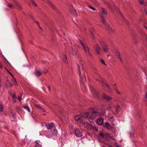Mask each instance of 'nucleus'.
I'll use <instances>...</instances> for the list:
<instances>
[{"instance_id":"obj_20","label":"nucleus","mask_w":147,"mask_h":147,"mask_svg":"<svg viewBox=\"0 0 147 147\" xmlns=\"http://www.w3.org/2000/svg\"><path fill=\"white\" fill-rule=\"evenodd\" d=\"M62 58L63 61L65 62H67V56L63 54L62 56Z\"/></svg>"},{"instance_id":"obj_13","label":"nucleus","mask_w":147,"mask_h":147,"mask_svg":"<svg viewBox=\"0 0 147 147\" xmlns=\"http://www.w3.org/2000/svg\"><path fill=\"white\" fill-rule=\"evenodd\" d=\"M104 127L105 128L106 127L109 130H111L112 129V127L108 122H106L105 123V125H104Z\"/></svg>"},{"instance_id":"obj_64","label":"nucleus","mask_w":147,"mask_h":147,"mask_svg":"<svg viewBox=\"0 0 147 147\" xmlns=\"http://www.w3.org/2000/svg\"><path fill=\"white\" fill-rule=\"evenodd\" d=\"M145 4L147 6V1L146 2Z\"/></svg>"},{"instance_id":"obj_25","label":"nucleus","mask_w":147,"mask_h":147,"mask_svg":"<svg viewBox=\"0 0 147 147\" xmlns=\"http://www.w3.org/2000/svg\"><path fill=\"white\" fill-rule=\"evenodd\" d=\"M99 136H100L101 138L103 139L105 138V134H104L103 133L100 132Z\"/></svg>"},{"instance_id":"obj_36","label":"nucleus","mask_w":147,"mask_h":147,"mask_svg":"<svg viewBox=\"0 0 147 147\" xmlns=\"http://www.w3.org/2000/svg\"><path fill=\"white\" fill-rule=\"evenodd\" d=\"M139 1L140 4L142 5H144L145 3L144 1L143 0H139Z\"/></svg>"},{"instance_id":"obj_59","label":"nucleus","mask_w":147,"mask_h":147,"mask_svg":"<svg viewBox=\"0 0 147 147\" xmlns=\"http://www.w3.org/2000/svg\"><path fill=\"white\" fill-rule=\"evenodd\" d=\"M4 127L5 128H6V129H8V128L7 127H6L5 126H4Z\"/></svg>"},{"instance_id":"obj_8","label":"nucleus","mask_w":147,"mask_h":147,"mask_svg":"<svg viewBox=\"0 0 147 147\" xmlns=\"http://www.w3.org/2000/svg\"><path fill=\"white\" fill-rule=\"evenodd\" d=\"M100 17L101 19V22L102 23L105 25L106 24V19L105 17L104 16L103 14L101 13L100 14Z\"/></svg>"},{"instance_id":"obj_39","label":"nucleus","mask_w":147,"mask_h":147,"mask_svg":"<svg viewBox=\"0 0 147 147\" xmlns=\"http://www.w3.org/2000/svg\"><path fill=\"white\" fill-rule=\"evenodd\" d=\"M105 85L107 87V88H108L109 89V90L110 91L111 90H112V89H111L110 87V86H109V85L108 84H106Z\"/></svg>"},{"instance_id":"obj_21","label":"nucleus","mask_w":147,"mask_h":147,"mask_svg":"<svg viewBox=\"0 0 147 147\" xmlns=\"http://www.w3.org/2000/svg\"><path fill=\"white\" fill-rule=\"evenodd\" d=\"M71 12L74 15H77L76 10L74 8H72V9L71 10Z\"/></svg>"},{"instance_id":"obj_14","label":"nucleus","mask_w":147,"mask_h":147,"mask_svg":"<svg viewBox=\"0 0 147 147\" xmlns=\"http://www.w3.org/2000/svg\"><path fill=\"white\" fill-rule=\"evenodd\" d=\"M111 136L108 133L105 134V138L106 141H108L110 140V137Z\"/></svg>"},{"instance_id":"obj_16","label":"nucleus","mask_w":147,"mask_h":147,"mask_svg":"<svg viewBox=\"0 0 147 147\" xmlns=\"http://www.w3.org/2000/svg\"><path fill=\"white\" fill-rule=\"evenodd\" d=\"M14 2L16 4V6H17V7L18 8V9L19 10H20V9H22V6L19 3L15 1H14Z\"/></svg>"},{"instance_id":"obj_23","label":"nucleus","mask_w":147,"mask_h":147,"mask_svg":"<svg viewBox=\"0 0 147 147\" xmlns=\"http://www.w3.org/2000/svg\"><path fill=\"white\" fill-rule=\"evenodd\" d=\"M94 31V29L93 28H92L91 29V30H90V32L91 34V35L93 37V39H95V37H94V34L93 33V32Z\"/></svg>"},{"instance_id":"obj_34","label":"nucleus","mask_w":147,"mask_h":147,"mask_svg":"<svg viewBox=\"0 0 147 147\" xmlns=\"http://www.w3.org/2000/svg\"><path fill=\"white\" fill-rule=\"evenodd\" d=\"M23 107L25 109H27L29 113L30 112V109L28 106H24Z\"/></svg>"},{"instance_id":"obj_27","label":"nucleus","mask_w":147,"mask_h":147,"mask_svg":"<svg viewBox=\"0 0 147 147\" xmlns=\"http://www.w3.org/2000/svg\"><path fill=\"white\" fill-rule=\"evenodd\" d=\"M8 6L10 8H15V7L12 4H10L9 3L7 2Z\"/></svg>"},{"instance_id":"obj_52","label":"nucleus","mask_w":147,"mask_h":147,"mask_svg":"<svg viewBox=\"0 0 147 147\" xmlns=\"http://www.w3.org/2000/svg\"><path fill=\"white\" fill-rule=\"evenodd\" d=\"M145 97L147 99V92H146V94L145 95Z\"/></svg>"},{"instance_id":"obj_42","label":"nucleus","mask_w":147,"mask_h":147,"mask_svg":"<svg viewBox=\"0 0 147 147\" xmlns=\"http://www.w3.org/2000/svg\"><path fill=\"white\" fill-rule=\"evenodd\" d=\"M100 62L102 63L103 64L105 65H106L105 63V61L104 60H103L102 59H101Z\"/></svg>"},{"instance_id":"obj_32","label":"nucleus","mask_w":147,"mask_h":147,"mask_svg":"<svg viewBox=\"0 0 147 147\" xmlns=\"http://www.w3.org/2000/svg\"><path fill=\"white\" fill-rule=\"evenodd\" d=\"M79 41H80V44H81V45H82L83 46V48L84 49V50L86 52V50L85 49V47L84 45V44H83L81 40H79Z\"/></svg>"},{"instance_id":"obj_50","label":"nucleus","mask_w":147,"mask_h":147,"mask_svg":"<svg viewBox=\"0 0 147 147\" xmlns=\"http://www.w3.org/2000/svg\"><path fill=\"white\" fill-rule=\"evenodd\" d=\"M110 138H111V139H112L113 140H115L114 139V137L113 136H111V137H110Z\"/></svg>"},{"instance_id":"obj_1","label":"nucleus","mask_w":147,"mask_h":147,"mask_svg":"<svg viewBox=\"0 0 147 147\" xmlns=\"http://www.w3.org/2000/svg\"><path fill=\"white\" fill-rule=\"evenodd\" d=\"M97 107H96L93 108L92 109V111L90 112V118L88 119L94 120L97 115L100 114V113L95 109H96Z\"/></svg>"},{"instance_id":"obj_29","label":"nucleus","mask_w":147,"mask_h":147,"mask_svg":"<svg viewBox=\"0 0 147 147\" xmlns=\"http://www.w3.org/2000/svg\"><path fill=\"white\" fill-rule=\"evenodd\" d=\"M111 108H112V106H111V105L110 104H109L108 106L107 107V109L109 110H111Z\"/></svg>"},{"instance_id":"obj_31","label":"nucleus","mask_w":147,"mask_h":147,"mask_svg":"<svg viewBox=\"0 0 147 147\" xmlns=\"http://www.w3.org/2000/svg\"><path fill=\"white\" fill-rule=\"evenodd\" d=\"M6 69L7 71V72L9 73V74L10 75H11L12 78L14 79V76L13 75V74L10 72L8 70V69Z\"/></svg>"},{"instance_id":"obj_30","label":"nucleus","mask_w":147,"mask_h":147,"mask_svg":"<svg viewBox=\"0 0 147 147\" xmlns=\"http://www.w3.org/2000/svg\"><path fill=\"white\" fill-rule=\"evenodd\" d=\"M72 51V54L73 55H76L77 54V52L76 51H74L73 48H71Z\"/></svg>"},{"instance_id":"obj_44","label":"nucleus","mask_w":147,"mask_h":147,"mask_svg":"<svg viewBox=\"0 0 147 147\" xmlns=\"http://www.w3.org/2000/svg\"><path fill=\"white\" fill-rule=\"evenodd\" d=\"M28 15L30 17H31L32 19H34V18L32 16V14L31 13H29Z\"/></svg>"},{"instance_id":"obj_60","label":"nucleus","mask_w":147,"mask_h":147,"mask_svg":"<svg viewBox=\"0 0 147 147\" xmlns=\"http://www.w3.org/2000/svg\"><path fill=\"white\" fill-rule=\"evenodd\" d=\"M0 67L2 68V65L1 62H0Z\"/></svg>"},{"instance_id":"obj_7","label":"nucleus","mask_w":147,"mask_h":147,"mask_svg":"<svg viewBox=\"0 0 147 147\" xmlns=\"http://www.w3.org/2000/svg\"><path fill=\"white\" fill-rule=\"evenodd\" d=\"M75 133L77 136L79 137H81L82 135V132L80 131L78 128L76 129L75 130Z\"/></svg>"},{"instance_id":"obj_6","label":"nucleus","mask_w":147,"mask_h":147,"mask_svg":"<svg viewBox=\"0 0 147 147\" xmlns=\"http://www.w3.org/2000/svg\"><path fill=\"white\" fill-rule=\"evenodd\" d=\"M90 112L88 111L84 113H82L81 114V116L83 117L85 119H86L88 117L90 118Z\"/></svg>"},{"instance_id":"obj_51","label":"nucleus","mask_w":147,"mask_h":147,"mask_svg":"<svg viewBox=\"0 0 147 147\" xmlns=\"http://www.w3.org/2000/svg\"><path fill=\"white\" fill-rule=\"evenodd\" d=\"M35 23H36L37 24H38V26L39 25V23L38 22L35 21Z\"/></svg>"},{"instance_id":"obj_37","label":"nucleus","mask_w":147,"mask_h":147,"mask_svg":"<svg viewBox=\"0 0 147 147\" xmlns=\"http://www.w3.org/2000/svg\"><path fill=\"white\" fill-rule=\"evenodd\" d=\"M100 78L101 80V83L105 85L106 84L105 82V80H103L102 78H101V77H100Z\"/></svg>"},{"instance_id":"obj_18","label":"nucleus","mask_w":147,"mask_h":147,"mask_svg":"<svg viewBox=\"0 0 147 147\" xmlns=\"http://www.w3.org/2000/svg\"><path fill=\"white\" fill-rule=\"evenodd\" d=\"M35 75L37 76H40L42 75V73L39 71L36 70L35 73Z\"/></svg>"},{"instance_id":"obj_38","label":"nucleus","mask_w":147,"mask_h":147,"mask_svg":"<svg viewBox=\"0 0 147 147\" xmlns=\"http://www.w3.org/2000/svg\"><path fill=\"white\" fill-rule=\"evenodd\" d=\"M37 141H36V142L35 146L36 147H40V145L39 144V143L37 142Z\"/></svg>"},{"instance_id":"obj_9","label":"nucleus","mask_w":147,"mask_h":147,"mask_svg":"<svg viewBox=\"0 0 147 147\" xmlns=\"http://www.w3.org/2000/svg\"><path fill=\"white\" fill-rule=\"evenodd\" d=\"M46 126L48 129H50L51 130L53 129L54 131H55V126L53 125V123H51L47 125Z\"/></svg>"},{"instance_id":"obj_62","label":"nucleus","mask_w":147,"mask_h":147,"mask_svg":"<svg viewBox=\"0 0 147 147\" xmlns=\"http://www.w3.org/2000/svg\"><path fill=\"white\" fill-rule=\"evenodd\" d=\"M113 116L111 117L110 118L111 119H112V118H113Z\"/></svg>"},{"instance_id":"obj_47","label":"nucleus","mask_w":147,"mask_h":147,"mask_svg":"<svg viewBox=\"0 0 147 147\" xmlns=\"http://www.w3.org/2000/svg\"><path fill=\"white\" fill-rule=\"evenodd\" d=\"M22 95H20L18 97V100H20L21 99Z\"/></svg>"},{"instance_id":"obj_55","label":"nucleus","mask_w":147,"mask_h":147,"mask_svg":"<svg viewBox=\"0 0 147 147\" xmlns=\"http://www.w3.org/2000/svg\"><path fill=\"white\" fill-rule=\"evenodd\" d=\"M48 89H49V91H50L51 90V89H50V86H49L48 87Z\"/></svg>"},{"instance_id":"obj_46","label":"nucleus","mask_w":147,"mask_h":147,"mask_svg":"<svg viewBox=\"0 0 147 147\" xmlns=\"http://www.w3.org/2000/svg\"><path fill=\"white\" fill-rule=\"evenodd\" d=\"M35 105L36 107H38L39 108H41V109H42L41 108H40V105H38V104H36Z\"/></svg>"},{"instance_id":"obj_56","label":"nucleus","mask_w":147,"mask_h":147,"mask_svg":"<svg viewBox=\"0 0 147 147\" xmlns=\"http://www.w3.org/2000/svg\"><path fill=\"white\" fill-rule=\"evenodd\" d=\"M13 79L14 80H15V83L16 84H17V82H16V79H15V78H14V79Z\"/></svg>"},{"instance_id":"obj_63","label":"nucleus","mask_w":147,"mask_h":147,"mask_svg":"<svg viewBox=\"0 0 147 147\" xmlns=\"http://www.w3.org/2000/svg\"><path fill=\"white\" fill-rule=\"evenodd\" d=\"M145 12L146 13V14L147 15V11H145Z\"/></svg>"},{"instance_id":"obj_45","label":"nucleus","mask_w":147,"mask_h":147,"mask_svg":"<svg viewBox=\"0 0 147 147\" xmlns=\"http://www.w3.org/2000/svg\"><path fill=\"white\" fill-rule=\"evenodd\" d=\"M19 47H20V48L22 49V51H23V49H22V43H21V42H20V45H19Z\"/></svg>"},{"instance_id":"obj_10","label":"nucleus","mask_w":147,"mask_h":147,"mask_svg":"<svg viewBox=\"0 0 147 147\" xmlns=\"http://www.w3.org/2000/svg\"><path fill=\"white\" fill-rule=\"evenodd\" d=\"M106 29L109 33H112L113 32L112 28H111V26L109 25V24H107V26L106 27Z\"/></svg>"},{"instance_id":"obj_2","label":"nucleus","mask_w":147,"mask_h":147,"mask_svg":"<svg viewBox=\"0 0 147 147\" xmlns=\"http://www.w3.org/2000/svg\"><path fill=\"white\" fill-rule=\"evenodd\" d=\"M99 42L103 50L105 52H108L109 49L107 43L105 42L102 40L101 39L99 40Z\"/></svg>"},{"instance_id":"obj_61","label":"nucleus","mask_w":147,"mask_h":147,"mask_svg":"<svg viewBox=\"0 0 147 147\" xmlns=\"http://www.w3.org/2000/svg\"><path fill=\"white\" fill-rule=\"evenodd\" d=\"M116 146L117 147H121L119 145H117Z\"/></svg>"},{"instance_id":"obj_12","label":"nucleus","mask_w":147,"mask_h":147,"mask_svg":"<svg viewBox=\"0 0 147 147\" xmlns=\"http://www.w3.org/2000/svg\"><path fill=\"white\" fill-rule=\"evenodd\" d=\"M91 128L93 129L94 130H95L96 131H98V129L96 127L95 124L92 122V123L91 122V125H90Z\"/></svg>"},{"instance_id":"obj_28","label":"nucleus","mask_w":147,"mask_h":147,"mask_svg":"<svg viewBox=\"0 0 147 147\" xmlns=\"http://www.w3.org/2000/svg\"><path fill=\"white\" fill-rule=\"evenodd\" d=\"M115 53L116 55V56L117 57H119L120 56V54L119 51H115Z\"/></svg>"},{"instance_id":"obj_17","label":"nucleus","mask_w":147,"mask_h":147,"mask_svg":"<svg viewBox=\"0 0 147 147\" xmlns=\"http://www.w3.org/2000/svg\"><path fill=\"white\" fill-rule=\"evenodd\" d=\"M101 13L102 14H104L105 15L107 14V10L104 8H102L101 9Z\"/></svg>"},{"instance_id":"obj_24","label":"nucleus","mask_w":147,"mask_h":147,"mask_svg":"<svg viewBox=\"0 0 147 147\" xmlns=\"http://www.w3.org/2000/svg\"><path fill=\"white\" fill-rule=\"evenodd\" d=\"M12 98L13 99V101L14 102H15L16 101V94L14 93L13 95Z\"/></svg>"},{"instance_id":"obj_22","label":"nucleus","mask_w":147,"mask_h":147,"mask_svg":"<svg viewBox=\"0 0 147 147\" xmlns=\"http://www.w3.org/2000/svg\"><path fill=\"white\" fill-rule=\"evenodd\" d=\"M106 4L109 7V8L111 9H112L113 7L114 6V5H111V3H106Z\"/></svg>"},{"instance_id":"obj_57","label":"nucleus","mask_w":147,"mask_h":147,"mask_svg":"<svg viewBox=\"0 0 147 147\" xmlns=\"http://www.w3.org/2000/svg\"><path fill=\"white\" fill-rule=\"evenodd\" d=\"M38 27L41 30H42V28H41V27H40L39 26H38Z\"/></svg>"},{"instance_id":"obj_48","label":"nucleus","mask_w":147,"mask_h":147,"mask_svg":"<svg viewBox=\"0 0 147 147\" xmlns=\"http://www.w3.org/2000/svg\"><path fill=\"white\" fill-rule=\"evenodd\" d=\"M119 13L120 15L121 16L122 18L123 19V15L122 13L120 11H119Z\"/></svg>"},{"instance_id":"obj_41","label":"nucleus","mask_w":147,"mask_h":147,"mask_svg":"<svg viewBox=\"0 0 147 147\" xmlns=\"http://www.w3.org/2000/svg\"><path fill=\"white\" fill-rule=\"evenodd\" d=\"M88 7L89 8H91V9H92L93 10H94L96 9L95 8H94V7H93L90 5H89Z\"/></svg>"},{"instance_id":"obj_11","label":"nucleus","mask_w":147,"mask_h":147,"mask_svg":"<svg viewBox=\"0 0 147 147\" xmlns=\"http://www.w3.org/2000/svg\"><path fill=\"white\" fill-rule=\"evenodd\" d=\"M104 119L102 118H99L97 119V123L99 125L103 124Z\"/></svg>"},{"instance_id":"obj_26","label":"nucleus","mask_w":147,"mask_h":147,"mask_svg":"<svg viewBox=\"0 0 147 147\" xmlns=\"http://www.w3.org/2000/svg\"><path fill=\"white\" fill-rule=\"evenodd\" d=\"M94 93L96 95V97L97 98H99V96L98 94H99V93L98 91H96L94 90Z\"/></svg>"},{"instance_id":"obj_54","label":"nucleus","mask_w":147,"mask_h":147,"mask_svg":"<svg viewBox=\"0 0 147 147\" xmlns=\"http://www.w3.org/2000/svg\"><path fill=\"white\" fill-rule=\"evenodd\" d=\"M118 58L120 60V61H121V62H122V60H121V57L120 56L119 57H118Z\"/></svg>"},{"instance_id":"obj_58","label":"nucleus","mask_w":147,"mask_h":147,"mask_svg":"<svg viewBox=\"0 0 147 147\" xmlns=\"http://www.w3.org/2000/svg\"><path fill=\"white\" fill-rule=\"evenodd\" d=\"M117 93L119 94H121V92H117Z\"/></svg>"},{"instance_id":"obj_35","label":"nucleus","mask_w":147,"mask_h":147,"mask_svg":"<svg viewBox=\"0 0 147 147\" xmlns=\"http://www.w3.org/2000/svg\"><path fill=\"white\" fill-rule=\"evenodd\" d=\"M80 117L79 116H75L74 119L76 121H78L80 120Z\"/></svg>"},{"instance_id":"obj_15","label":"nucleus","mask_w":147,"mask_h":147,"mask_svg":"<svg viewBox=\"0 0 147 147\" xmlns=\"http://www.w3.org/2000/svg\"><path fill=\"white\" fill-rule=\"evenodd\" d=\"M104 98L107 100H110L112 99V98L111 97L107 96L105 94L103 95Z\"/></svg>"},{"instance_id":"obj_49","label":"nucleus","mask_w":147,"mask_h":147,"mask_svg":"<svg viewBox=\"0 0 147 147\" xmlns=\"http://www.w3.org/2000/svg\"><path fill=\"white\" fill-rule=\"evenodd\" d=\"M114 89L116 91H117V86H115V87H114Z\"/></svg>"},{"instance_id":"obj_53","label":"nucleus","mask_w":147,"mask_h":147,"mask_svg":"<svg viewBox=\"0 0 147 147\" xmlns=\"http://www.w3.org/2000/svg\"><path fill=\"white\" fill-rule=\"evenodd\" d=\"M101 115H104V113L103 112H101V114H100Z\"/></svg>"},{"instance_id":"obj_33","label":"nucleus","mask_w":147,"mask_h":147,"mask_svg":"<svg viewBox=\"0 0 147 147\" xmlns=\"http://www.w3.org/2000/svg\"><path fill=\"white\" fill-rule=\"evenodd\" d=\"M30 2L33 4V5H34L35 6H37V5L34 2L33 0H30Z\"/></svg>"},{"instance_id":"obj_3","label":"nucleus","mask_w":147,"mask_h":147,"mask_svg":"<svg viewBox=\"0 0 147 147\" xmlns=\"http://www.w3.org/2000/svg\"><path fill=\"white\" fill-rule=\"evenodd\" d=\"M46 1L47 4L54 11L59 12L58 8L54 4L49 0H47Z\"/></svg>"},{"instance_id":"obj_40","label":"nucleus","mask_w":147,"mask_h":147,"mask_svg":"<svg viewBox=\"0 0 147 147\" xmlns=\"http://www.w3.org/2000/svg\"><path fill=\"white\" fill-rule=\"evenodd\" d=\"M3 110V107L2 105H0V111L2 112Z\"/></svg>"},{"instance_id":"obj_43","label":"nucleus","mask_w":147,"mask_h":147,"mask_svg":"<svg viewBox=\"0 0 147 147\" xmlns=\"http://www.w3.org/2000/svg\"><path fill=\"white\" fill-rule=\"evenodd\" d=\"M78 123H83V120L82 119H81L80 118V120H78Z\"/></svg>"},{"instance_id":"obj_4","label":"nucleus","mask_w":147,"mask_h":147,"mask_svg":"<svg viewBox=\"0 0 147 147\" xmlns=\"http://www.w3.org/2000/svg\"><path fill=\"white\" fill-rule=\"evenodd\" d=\"M78 68V73L80 77H81V73L84 74V70L83 65L82 63H80V65H77Z\"/></svg>"},{"instance_id":"obj_19","label":"nucleus","mask_w":147,"mask_h":147,"mask_svg":"<svg viewBox=\"0 0 147 147\" xmlns=\"http://www.w3.org/2000/svg\"><path fill=\"white\" fill-rule=\"evenodd\" d=\"M121 107L119 105H117L116 107V111L115 112L116 114H118L119 111L121 109Z\"/></svg>"},{"instance_id":"obj_5","label":"nucleus","mask_w":147,"mask_h":147,"mask_svg":"<svg viewBox=\"0 0 147 147\" xmlns=\"http://www.w3.org/2000/svg\"><path fill=\"white\" fill-rule=\"evenodd\" d=\"M94 47L97 54L98 55H99L100 54V51L101 50V49L99 45L98 44H96Z\"/></svg>"}]
</instances>
